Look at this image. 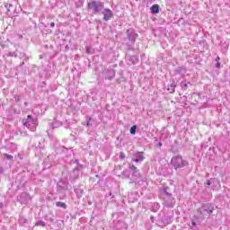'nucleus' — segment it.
Segmentation results:
<instances>
[{
  "label": "nucleus",
  "mask_w": 230,
  "mask_h": 230,
  "mask_svg": "<svg viewBox=\"0 0 230 230\" xmlns=\"http://www.w3.org/2000/svg\"><path fill=\"white\" fill-rule=\"evenodd\" d=\"M50 28H55V22H52L50 23Z\"/></svg>",
  "instance_id": "nucleus-33"
},
{
  "label": "nucleus",
  "mask_w": 230,
  "mask_h": 230,
  "mask_svg": "<svg viewBox=\"0 0 230 230\" xmlns=\"http://www.w3.org/2000/svg\"><path fill=\"white\" fill-rule=\"evenodd\" d=\"M171 164L174 170H181L190 164L187 160L183 159L181 155H174L172 157Z\"/></svg>",
  "instance_id": "nucleus-3"
},
{
  "label": "nucleus",
  "mask_w": 230,
  "mask_h": 230,
  "mask_svg": "<svg viewBox=\"0 0 230 230\" xmlns=\"http://www.w3.org/2000/svg\"><path fill=\"white\" fill-rule=\"evenodd\" d=\"M101 13L103 15V21H105V22H107V21H111L114 15L112 10L109 8H104Z\"/></svg>",
  "instance_id": "nucleus-8"
},
{
  "label": "nucleus",
  "mask_w": 230,
  "mask_h": 230,
  "mask_svg": "<svg viewBox=\"0 0 230 230\" xmlns=\"http://www.w3.org/2000/svg\"><path fill=\"white\" fill-rule=\"evenodd\" d=\"M119 159L121 160L125 159V154L123 152H120Z\"/></svg>",
  "instance_id": "nucleus-26"
},
{
  "label": "nucleus",
  "mask_w": 230,
  "mask_h": 230,
  "mask_svg": "<svg viewBox=\"0 0 230 230\" xmlns=\"http://www.w3.org/2000/svg\"><path fill=\"white\" fill-rule=\"evenodd\" d=\"M24 127H27V128H30V127L32 125V130L35 128L37 125V119H33L31 115H28L27 119H23L22 121Z\"/></svg>",
  "instance_id": "nucleus-4"
},
{
  "label": "nucleus",
  "mask_w": 230,
  "mask_h": 230,
  "mask_svg": "<svg viewBox=\"0 0 230 230\" xmlns=\"http://www.w3.org/2000/svg\"><path fill=\"white\" fill-rule=\"evenodd\" d=\"M126 35L128 39V41L134 44L136 42V39H137L138 35L136 33V31L132 28L128 29L126 31Z\"/></svg>",
  "instance_id": "nucleus-6"
},
{
  "label": "nucleus",
  "mask_w": 230,
  "mask_h": 230,
  "mask_svg": "<svg viewBox=\"0 0 230 230\" xmlns=\"http://www.w3.org/2000/svg\"><path fill=\"white\" fill-rule=\"evenodd\" d=\"M207 186H211V181L209 180L207 181Z\"/></svg>",
  "instance_id": "nucleus-32"
},
{
  "label": "nucleus",
  "mask_w": 230,
  "mask_h": 230,
  "mask_svg": "<svg viewBox=\"0 0 230 230\" xmlns=\"http://www.w3.org/2000/svg\"><path fill=\"white\" fill-rule=\"evenodd\" d=\"M134 163H143V161L139 160L138 158L132 159Z\"/></svg>",
  "instance_id": "nucleus-27"
},
{
  "label": "nucleus",
  "mask_w": 230,
  "mask_h": 230,
  "mask_svg": "<svg viewBox=\"0 0 230 230\" xmlns=\"http://www.w3.org/2000/svg\"><path fill=\"white\" fill-rule=\"evenodd\" d=\"M177 87V84H175V82H172V84L170 85V87L168 88V91L171 94H173V93H175V88Z\"/></svg>",
  "instance_id": "nucleus-15"
},
{
  "label": "nucleus",
  "mask_w": 230,
  "mask_h": 230,
  "mask_svg": "<svg viewBox=\"0 0 230 230\" xmlns=\"http://www.w3.org/2000/svg\"><path fill=\"white\" fill-rule=\"evenodd\" d=\"M150 10L151 13H159V4H153Z\"/></svg>",
  "instance_id": "nucleus-14"
},
{
  "label": "nucleus",
  "mask_w": 230,
  "mask_h": 230,
  "mask_svg": "<svg viewBox=\"0 0 230 230\" xmlns=\"http://www.w3.org/2000/svg\"><path fill=\"white\" fill-rule=\"evenodd\" d=\"M5 8H7V12H12V10L13 8V4L7 3V4H5Z\"/></svg>",
  "instance_id": "nucleus-21"
},
{
  "label": "nucleus",
  "mask_w": 230,
  "mask_h": 230,
  "mask_svg": "<svg viewBox=\"0 0 230 230\" xmlns=\"http://www.w3.org/2000/svg\"><path fill=\"white\" fill-rule=\"evenodd\" d=\"M216 67H217V69L220 68V62H217Z\"/></svg>",
  "instance_id": "nucleus-30"
},
{
  "label": "nucleus",
  "mask_w": 230,
  "mask_h": 230,
  "mask_svg": "<svg viewBox=\"0 0 230 230\" xmlns=\"http://www.w3.org/2000/svg\"><path fill=\"white\" fill-rule=\"evenodd\" d=\"M105 8V3L100 0H91L87 3V10H90L94 13V15L102 14L103 9Z\"/></svg>",
  "instance_id": "nucleus-1"
},
{
  "label": "nucleus",
  "mask_w": 230,
  "mask_h": 230,
  "mask_svg": "<svg viewBox=\"0 0 230 230\" xmlns=\"http://www.w3.org/2000/svg\"><path fill=\"white\" fill-rule=\"evenodd\" d=\"M85 49H86V53H87L88 55H93V53H94V49H93V47L87 46V47L85 48Z\"/></svg>",
  "instance_id": "nucleus-17"
},
{
  "label": "nucleus",
  "mask_w": 230,
  "mask_h": 230,
  "mask_svg": "<svg viewBox=\"0 0 230 230\" xmlns=\"http://www.w3.org/2000/svg\"><path fill=\"white\" fill-rule=\"evenodd\" d=\"M116 76V71L114 69H108L105 72V80H112Z\"/></svg>",
  "instance_id": "nucleus-9"
},
{
  "label": "nucleus",
  "mask_w": 230,
  "mask_h": 230,
  "mask_svg": "<svg viewBox=\"0 0 230 230\" xmlns=\"http://www.w3.org/2000/svg\"><path fill=\"white\" fill-rule=\"evenodd\" d=\"M4 159H6L7 161H12V159H13V156L8 154H4Z\"/></svg>",
  "instance_id": "nucleus-23"
},
{
  "label": "nucleus",
  "mask_w": 230,
  "mask_h": 230,
  "mask_svg": "<svg viewBox=\"0 0 230 230\" xmlns=\"http://www.w3.org/2000/svg\"><path fill=\"white\" fill-rule=\"evenodd\" d=\"M25 107H28V102H24Z\"/></svg>",
  "instance_id": "nucleus-37"
},
{
  "label": "nucleus",
  "mask_w": 230,
  "mask_h": 230,
  "mask_svg": "<svg viewBox=\"0 0 230 230\" xmlns=\"http://www.w3.org/2000/svg\"><path fill=\"white\" fill-rule=\"evenodd\" d=\"M220 60V57H217L216 62H218Z\"/></svg>",
  "instance_id": "nucleus-36"
},
{
  "label": "nucleus",
  "mask_w": 230,
  "mask_h": 230,
  "mask_svg": "<svg viewBox=\"0 0 230 230\" xmlns=\"http://www.w3.org/2000/svg\"><path fill=\"white\" fill-rule=\"evenodd\" d=\"M191 226H197V223L192 220V221H191Z\"/></svg>",
  "instance_id": "nucleus-34"
},
{
  "label": "nucleus",
  "mask_w": 230,
  "mask_h": 230,
  "mask_svg": "<svg viewBox=\"0 0 230 230\" xmlns=\"http://www.w3.org/2000/svg\"><path fill=\"white\" fill-rule=\"evenodd\" d=\"M174 204H175V199L173 198L172 195L166 196L164 198V206L165 208H173Z\"/></svg>",
  "instance_id": "nucleus-7"
},
{
  "label": "nucleus",
  "mask_w": 230,
  "mask_h": 230,
  "mask_svg": "<svg viewBox=\"0 0 230 230\" xmlns=\"http://www.w3.org/2000/svg\"><path fill=\"white\" fill-rule=\"evenodd\" d=\"M215 211V207L211 203H205L202 204L199 208H198V215L199 218H208V217H211L213 215V212Z\"/></svg>",
  "instance_id": "nucleus-2"
},
{
  "label": "nucleus",
  "mask_w": 230,
  "mask_h": 230,
  "mask_svg": "<svg viewBox=\"0 0 230 230\" xmlns=\"http://www.w3.org/2000/svg\"><path fill=\"white\" fill-rule=\"evenodd\" d=\"M124 175H126V177L128 179L130 177V173H128V171H123Z\"/></svg>",
  "instance_id": "nucleus-25"
},
{
  "label": "nucleus",
  "mask_w": 230,
  "mask_h": 230,
  "mask_svg": "<svg viewBox=\"0 0 230 230\" xmlns=\"http://www.w3.org/2000/svg\"><path fill=\"white\" fill-rule=\"evenodd\" d=\"M157 146H163V143L158 142V143H157Z\"/></svg>",
  "instance_id": "nucleus-35"
},
{
  "label": "nucleus",
  "mask_w": 230,
  "mask_h": 230,
  "mask_svg": "<svg viewBox=\"0 0 230 230\" xmlns=\"http://www.w3.org/2000/svg\"><path fill=\"white\" fill-rule=\"evenodd\" d=\"M13 98H14V101H15V102H21V95L15 94V95L13 96Z\"/></svg>",
  "instance_id": "nucleus-24"
},
{
  "label": "nucleus",
  "mask_w": 230,
  "mask_h": 230,
  "mask_svg": "<svg viewBox=\"0 0 230 230\" xmlns=\"http://www.w3.org/2000/svg\"><path fill=\"white\" fill-rule=\"evenodd\" d=\"M145 153L143 152H137L134 154V157H137V159H139L141 161H145Z\"/></svg>",
  "instance_id": "nucleus-13"
},
{
  "label": "nucleus",
  "mask_w": 230,
  "mask_h": 230,
  "mask_svg": "<svg viewBox=\"0 0 230 230\" xmlns=\"http://www.w3.org/2000/svg\"><path fill=\"white\" fill-rule=\"evenodd\" d=\"M128 62H130V64H137V62H139V58L137 56H128Z\"/></svg>",
  "instance_id": "nucleus-12"
},
{
  "label": "nucleus",
  "mask_w": 230,
  "mask_h": 230,
  "mask_svg": "<svg viewBox=\"0 0 230 230\" xmlns=\"http://www.w3.org/2000/svg\"><path fill=\"white\" fill-rule=\"evenodd\" d=\"M35 226H40V227H46V222L42 221V220H39L35 223Z\"/></svg>",
  "instance_id": "nucleus-19"
},
{
  "label": "nucleus",
  "mask_w": 230,
  "mask_h": 230,
  "mask_svg": "<svg viewBox=\"0 0 230 230\" xmlns=\"http://www.w3.org/2000/svg\"><path fill=\"white\" fill-rule=\"evenodd\" d=\"M91 118H89V119L86 121V127H91Z\"/></svg>",
  "instance_id": "nucleus-28"
},
{
  "label": "nucleus",
  "mask_w": 230,
  "mask_h": 230,
  "mask_svg": "<svg viewBox=\"0 0 230 230\" xmlns=\"http://www.w3.org/2000/svg\"><path fill=\"white\" fill-rule=\"evenodd\" d=\"M4 169L3 167H0V173H4Z\"/></svg>",
  "instance_id": "nucleus-31"
},
{
  "label": "nucleus",
  "mask_w": 230,
  "mask_h": 230,
  "mask_svg": "<svg viewBox=\"0 0 230 230\" xmlns=\"http://www.w3.org/2000/svg\"><path fill=\"white\" fill-rule=\"evenodd\" d=\"M56 206H57V208H62L63 209L67 208V205L62 201L56 202Z\"/></svg>",
  "instance_id": "nucleus-16"
},
{
  "label": "nucleus",
  "mask_w": 230,
  "mask_h": 230,
  "mask_svg": "<svg viewBox=\"0 0 230 230\" xmlns=\"http://www.w3.org/2000/svg\"><path fill=\"white\" fill-rule=\"evenodd\" d=\"M128 168L133 172V179H137V177H139V171H137V167L132 164H128Z\"/></svg>",
  "instance_id": "nucleus-10"
},
{
  "label": "nucleus",
  "mask_w": 230,
  "mask_h": 230,
  "mask_svg": "<svg viewBox=\"0 0 230 230\" xmlns=\"http://www.w3.org/2000/svg\"><path fill=\"white\" fill-rule=\"evenodd\" d=\"M137 128V126L134 125L130 128V134H132V136H135L136 135V129Z\"/></svg>",
  "instance_id": "nucleus-20"
},
{
  "label": "nucleus",
  "mask_w": 230,
  "mask_h": 230,
  "mask_svg": "<svg viewBox=\"0 0 230 230\" xmlns=\"http://www.w3.org/2000/svg\"><path fill=\"white\" fill-rule=\"evenodd\" d=\"M162 197L164 199V197H170L172 196V193L170 191V187H165L161 190Z\"/></svg>",
  "instance_id": "nucleus-11"
},
{
  "label": "nucleus",
  "mask_w": 230,
  "mask_h": 230,
  "mask_svg": "<svg viewBox=\"0 0 230 230\" xmlns=\"http://www.w3.org/2000/svg\"><path fill=\"white\" fill-rule=\"evenodd\" d=\"M9 57H15V58H17V54L10 52L9 53Z\"/></svg>",
  "instance_id": "nucleus-29"
},
{
  "label": "nucleus",
  "mask_w": 230,
  "mask_h": 230,
  "mask_svg": "<svg viewBox=\"0 0 230 230\" xmlns=\"http://www.w3.org/2000/svg\"><path fill=\"white\" fill-rule=\"evenodd\" d=\"M18 201L20 204L27 205L31 201V196H30L27 192H22L18 197Z\"/></svg>",
  "instance_id": "nucleus-5"
},
{
  "label": "nucleus",
  "mask_w": 230,
  "mask_h": 230,
  "mask_svg": "<svg viewBox=\"0 0 230 230\" xmlns=\"http://www.w3.org/2000/svg\"><path fill=\"white\" fill-rule=\"evenodd\" d=\"M162 220L164 222V224H169L170 223V220H172V217H168V216H164L162 217Z\"/></svg>",
  "instance_id": "nucleus-18"
},
{
  "label": "nucleus",
  "mask_w": 230,
  "mask_h": 230,
  "mask_svg": "<svg viewBox=\"0 0 230 230\" xmlns=\"http://www.w3.org/2000/svg\"><path fill=\"white\" fill-rule=\"evenodd\" d=\"M181 88L183 89L184 91H186V89H188V83L181 82Z\"/></svg>",
  "instance_id": "nucleus-22"
}]
</instances>
